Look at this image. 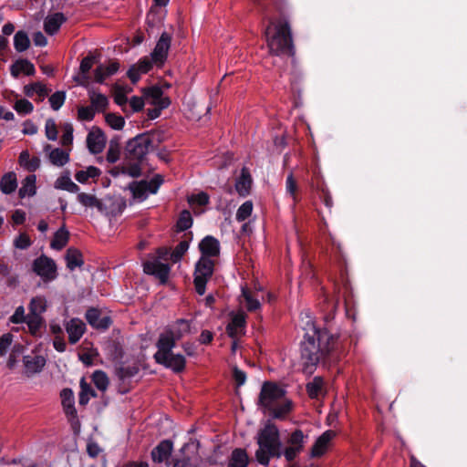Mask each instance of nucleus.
<instances>
[{"instance_id": "nucleus-17", "label": "nucleus", "mask_w": 467, "mask_h": 467, "mask_svg": "<svg viewBox=\"0 0 467 467\" xmlns=\"http://www.w3.org/2000/svg\"><path fill=\"white\" fill-rule=\"evenodd\" d=\"M86 319L88 324L97 329H107L111 324V318L108 316H101L96 308H90L86 313Z\"/></svg>"}, {"instance_id": "nucleus-34", "label": "nucleus", "mask_w": 467, "mask_h": 467, "mask_svg": "<svg viewBox=\"0 0 467 467\" xmlns=\"http://www.w3.org/2000/svg\"><path fill=\"white\" fill-rule=\"evenodd\" d=\"M69 238V233L65 226L59 228L54 234L53 240L51 241L50 246L55 250H61L64 248Z\"/></svg>"}, {"instance_id": "nucleus-54", "label": "nucleus", "mask_w": 467, "mask_h": 467, "mask_svg": "<svg viewBox=\"0 0 467 467\" xmlns=\"http://www.w3.org/2000/svg\"><path fill=\"white\" fill-rule=\"evenodd\" d=\"M66 93L64 91H57L49 97L50 107L54 110H58L64 104Z\"/></svg>"}, {"instance_id": "nucleus-1", "label": "nucleus", "mask_w": 467, "mask_h": 467, "mask_svg": "<svg viewBox=\"0 0 467 467\" xmlns=\"http://www.w3.org/2000/svg\"><path fill=\"white\" fill-rule=\"evenodd\" d=\"M301 344V358L306 368L316 366L333 350L336 339L327 330H319L309 317Z\"/></svg>"}, {"instance_id": "nucleus-52", "label": "nucleus", "mask_w": 467, "mask_h": 467, "mask_svg": "<svg viewBox=\"0 0 467 467\" xmlns=\"http://www.w3.org/2000/svg\"><path fill=\"white\" fill-rule=\"evenodd\" d=\"M253 212V202L251 201L244 202L236 212V220L243 222L246 220Z\"/></svg>"}, {"instance_id": "nucleus-12", "label": "nucleus", "mask_w": 467, "mask_h": 467, "mask_svg": "<svg viewBox=\"0 0 467 467\" xmlns=\"http://www.w3.org/2000/svg\"><path fill=\"white\" fill-rule=\"evenodd\" d=\"M144 272L148 275H155L164 284L170 275L171 267L168 264L161 263L160 260L148 261L144 264Z\"/></svg>"}, {"instance_id": "nucleus-5", "label": "nucleus", "mask_w": 467, "mask_h": 467, "mask_svg": "<svg viewBox=\"0 0 467 467\" xmlns=\"http://www.w3.org/2000/svg\"><path fill=\"white\" fill-rule=\"evenodd\" d=\"M214 270V261L206 256H201L195 265L194 270V286L197 294L204 295L206 284L212 277Z\"/></svg>"}, {"instance_id": "nucleus-53", "label": "nucleus", "mask_w": 467, "mask_h": 467, "mask_svg": "<svg viewBox=\"0 0 467 467\" xmlns=\"http://www.w3.org/2000/svg\"><path fill=\"white\" fill-rule=\"evenodd\" d=\"M192 224V214L189 211H182L177 222V227L180 231H185L189 229Z\"/></svg>"}, {"instance_id": "nucleus-43", "label": "nucleus", "mask_w": 467, "mask_h": 467, "mask_svg": "<svg viewBox=\"0 0 467 467\" xmlns=\"http://www.w3.org/2000/svg\"><path fill=\"white\" fill-rule=\"evenodd\" d=\"M30 46L27 34L24 31H17L14 36V47L17 52L26 51Z\"/></svg>"}, {"instance_id": "nucleus-11", "label": "nucleus", "mask_w": 467, "mask_h": 467, "mask_svg": "<svg viewBox=\"0 0 467 467\" xmlns=\"http://www.w3.org/2000/svg\"><path fill=\"white\" fill-rule=\"evenodd\" d=\"M176 341L178 340L175 339L169 331L160 335L156 344L158 350L154 354L156 362L161 359L163 361L166 360L167 355H170L172 352V348L175 347Z\"/></svg>"}, {"instance_id": "nucleus-8", "label": "nucleus", "mask_w": 467, "mask_h": 467, "mask_svg": "<svg viewBox=\"0 0 467 467\" xmlns=\"http://www.w3.org/2000/svg\"><path fill=\"white\" fill-rule=\"evenodd\" d=\"M308 440V435L297 429L294 431L287 439V446L284 449V457L287 462L294 461L304 449Z\"/></svg>"}, {"instance_id": "nucleus-62", "label": "nucleus", "mask_w": 467, "mask_h": 467, "mask_svg": "<svg viewBox=\"0 0 467 467\" xmlns=\"http://www.w3.org/2000/svg\"><path fill=\"white\" fill-rule=\"evenodd\" d=\"M13 342V335L10 333L4 334L0 337V356L6 354L7 349Z\"/></svg>"}, {"instance_id": "nucleus-60", "label": "nucleus", "mask_w": 467, "mask_h": 467, "mask_svg": "<svg viewBox=\"0 0 467 467\" xmlns=\"http://www.w3.org/2000/svg\"><path fill=\"white\" fill-rule=\"evenodd\" d=\"M73 140V127L69 123H66L63 126V134L61 137V143L64 146L69 145Z\"/></svg>"}, {"instance_id": "nucleus-29", "label": "nucleus", "mask_w": 467, "mask_h": 467, "mask_svg": "<svg viewBox=\"0 0 467 467\" xmlns=\"http://www.w3.org/2000/svg\"><path fill=\"white\" fill-rule=\"evenodd\" d=\"M11 75L14 78H17L21 72L26 76H32L35 74L34 65L26 59L16 60L10 67Z\"/></svg>"}, {"instance_id": "nucleus-21", "label": "nucleus", "mask_w": 467, "mask_h": 467, "mask_svg": "<svg viewBox=\"0 0 467 467\" xmlns=\"http://www.w3.org/2000/svg\"><path fill=\"white\" fill-rule=\"evenodd\" d=\"M77 199L86 208H96L100 213H107L106 205L94 194L80 192L78 194Z\"/></svg>"}, {"instance_id": "nucleus-64", "label": "nucleus", "mask_w": 467, "mask_h": 467, "mask_svg": "<svg viewBox=\"0 0 467 467\" xmlns=\"http://www.w3.org/2000/svg\"><path fill=\"white\" fill-rule=\"evenodd\" d=\"M27 315L25 314L24 306L16 307L15 313L11 316L10 321L14 324H20L26 322Z\"/></svg>"}, {"instance_id": "nucleus-7", "label": "nucleus", "mask_w": 467, "mask_h": 467, "mask_svg": "<svg viewBox=\"0 0 467 467\" xmlns=\"http://www.w3.org/2000/svg\"><path fill=\"white\" fill-rule=\"evenodd\" d=\"M162 182V177L157 174L150 182H132L129 184L128 189L131 192L134 199L143 201L149 193H156Z\"/></svg>"}, {"instance_id": "nucleus-35", "label": "nucleus", "mask_w": 467, "mask_h": 467, "mask_svg": "<svg viewBox=\"0 0 467 467\" xmlns=\"http://www.w3.org/2000/svg\"><path fill=\"white\" fill-rule=\"evenodd\" d=\"M248 464V456L244 449H235L233 451L228 467H246Z\"/></svg>"}, {"instance_id": "nucleus-30", "label": "nucleus", "mask_w": 467, "mask_h": 467, "mask_svg": "<svg viewBox=\"0 0 467 467\" xmlns=\"http://www.w3.org/2000/svg\"><path fill=\"white\" fill-rule=\"evenodd\" d=\"M60 397L62 400V406L67 415L76 418L77 410L75 409V400L73 391L70 389H64Z\"/></svg>"}, {"instance_id": "nucleus-19", "label": "nucleus", "mask_w": 467, "mask_h": 467, "mask_svg": "<svg viewBox=\"0 0 467 467\" xmlns=\"http://www.w3.org/2000/svg\"><path fill=\"white\" fill-rule=\"evenodd\" d=\"M67 21L63 13L57 12L48 15L44 21V30L47 34L52 36L56 34L60 26Z\"/></svg>"}, {"instance_id": "nucleus-44", "label": "nucleus", "mask_w": 467, "mask_h": 467, "mask_svg": "<svg viewBox=\"0 0 467 467\" xmlns=\"http://www.w3.org/2000/svg\"><path fill=\"white\" fill-rule=\"evenodd\" d=\"M323 379L319 377H315L312 381L306 384V391L311 399H317L322 392Z\"/></svg>"}, {"instance_id": "nucleus-58", "label": "nucleus", "mask_w": 467, "mask_h": 467, "mask_svg": "<svg viewBox=\"0 0 467 467\" xmlns=\"http://www.w3.org/2000/svg\"><path fill=\"white\" fill-rule=\"evenodd\" d=\"M114 89V100L119 105L123 106L127 103L126 91L122 89V86L119 84H115L113 87Z\"/></svg>"}, {"instance_id": "nucleus-41", "label": "nucleus", "mask_w": 467, "mask_h": 467, "mask_svg": "<svg viewBox=\"0 0 467 467\" xmlns=\"http://www.w3.org/2000/svg\"><path fill=\"white\" fill-rule=\"evenodd\" d=\"M101 174V171L99 168L95 166H89L87 170L78 171L75 174L76 180L80 183H85L88 181V179H95Z\"/></svg>"}, {"instance_id": "nucleus-63", "label": "nucleus", "mask_w": 467, "mask_h": 467, "mask_svg": "<svg viewBox=\"0 0 467 467\" xmlns=\"http://www.w3.org/2000/svg\"><path fill=\"white\" fill-rule=\"evenodd\" d=\"M14 245L16 248L25 250L31 245V240L26 234H20L14 240Z\"/></svg>"}, {"instance_id": "nucleus-18", "label": "nucleus", "mask_w": 467, "mask_h": 467, "mask_svg": "<svg viewBox=\"0 0 467 467\" xmlns=\"http://www.w3.org/2000/svg\"><path fill=\"white\" fill-rule=\"evenodd\" d=\"M202 256L208 258L218 256L220 254V243L212 235L205 236L199 244Z\"/></svg>"}, {"instance_id": "nucleus-20", "label": "nucleus", "mask_w": 467, "mask_h": 467, "mask_svg": "<svg viewBox=\"0 0 467 467\" xmlns=\"http://www.w3.org/2000/svg\"><path fill=\"white\" fill-rule=\"evenodd\" d=\"M44 150L48 152V159L50 162L55 166L62 167L69 161L68 152L62 149H52L51 145L47 144L44 148Z\"/></svg>"}, {"instance_id": "nucleus-56", "label": "nucleus", "mask_w": 467, "mask_h": 467, "mask_svg": "<svg viewBox=\"0 0 467 467\" xmlns=\"http://www.w3.org/2000/svg\"><path fill=\"white\" fill-rule=\"evenodd\" d=\"M285 190L286 192L293 198L294 202H296L297 183L292 172H290L286 177Z\"/></svg>"}, {"instance_id": "nucleus-46", "label": "nucleus", "mask_w": 467, "mask_h": 467, "mask_svg": "<svg viewBox=\"0 0 467 467\" xmlns=\"http://www.w3.org/2000/svg\"><path fill=\"white\" fill-rule=\"evenodd\" d=\"M138 372L139 368L136 366H121L116 368L118 378L123 382L133 378Z\"/></svg>"}, {"instance_id": "nucleus-51", "label": "nucleus", "mask_w": 467, "mask_h": 467, "mask_svg": "<svg viewBox=\"0 0 467 467\" xmlns=\"http://www.w3.org/2000/svg\"><path fill=\"white\" fill-rule=\"evenodd\" d=\"M14 109L20 115H27L34 110V106L29 100L21 99L16 101Z\"/></svg>"}, {"instance_id": "nucleus-22", "label": "nucleus", "mask_w": 467, "mask_h": 467, "mask_svg": "<svg viewBox=\"0 0 467 467\" xmlns=\"http://www.w3.org/2000/svg\"><path fill=\"white\" fill-rule=\"evenodd\" d=\"M334 437L335 432L333 431H327L321 436H319L311 449V456L320 457L323 455L326 452L330 441Z\"/></svg>"}, {"instance_id": "nucleus-39", "label": "nucleus", "mask_w": 467, "mask_h": 467, "mask_svg": "<svg viewBox=\"0 0 467 467\" xmlns=\"http://www.w3.org/2000/svg\"><path fill=\"white\" fill-rule=\"evenodd\" d=\"M55 188L65 190L72 193H76L79 191V187L72 182L68 175L58 177L55 182Z\"/></svg>"}, {"instance_id": "nucleus-26", "label": "nucleus", "mask_w": 467, "mask_h": 467, "mask_svg": "<svg viewBox=\"0 0 467 467\" xmlns=\"http://www.w3.org/2000/svg\"><path fill=\"white\" fill-rule=\"evenodd\" d=\"M157 363L165 366L168 368H171L172 371L179 373L182 372L185 368V358L181 354H173L172 352L170 355H167L166 360H159Z\"/></svg>"}, {"instance_id": "nucleus-10", "label": "nucleus", "mask_w": 467, "mask_h": 467, "mask_svg": "<svg viewBox=\"0 0 467 467\" xmlns=\"http://www.w3.org/2000/svg\"><path fill=\"white\" fill-rule=\"evenodd\" d=\"M171 43V35L167 32H163L157 41L154 49L150 53L151 59L156 66L161 67L166 61Z\"/></svg>"}, {"instance_id": "nucleus-37", "label": "nucleus", "mask_w": 467, "mask_h": 467, "mask_svg": "<svg viewBox=\"0 0 467 467\" xmlns=\"http://www.w3.org/2000/svg\"><path fill=\"white\" fill-rule=\"evenodd\" d=\"M88 95L91 103L90 106L95 109V111L100 112L107 109L109 105V99L105 95L97 93L95 91H89Z\"/></svg>"}, {"instance_id": "nucleus-40", "label": "nucleus", "mask_w": 467, "mask_h": 467, "mask_svg": "<svg viewBox=\"0 0 467 467\" xmlns=\"http://www.w3.org/2000/svg\"><path fill=\"white\" fill-rule=\"evenodd\" d=\"M28 315L42 316L47 310V300L43 296H36L30 300Z\"/></svg>"}, {"instance_id": "nucleus-13", "label": "nucleus", "mask_w": 467, "mask_h": 467, "mask_svg": "<svg viewBox=\"0 0 467 467\" xmlns=\"http://www.w3.org/2000/svg\"><path fill=\"white\" fill-rule=\"evenodd\" d=\"M25 374L27 377H32L40 373L46 366L47 359L41 355H26L23 358Z\"/></svg>"}, {"instance_id": "nucleus-61", "label": "nucleus", "mask_w": 467, "mask_h": 467, "mask_svg": "<svg viewBox=\"0 0 467 467\" xmlns=\"http://www.w3.org/2000/svg\"><path fill=\"white\" fill-rule=\"evenodd\" d=\"M153 64L155 63L152 61L151 57L150 56L140 58L135 65L140 69V73L145 74L152 68Z\"/></svg>"}, {"instance_id": "nucleus-14", "label": "nucleus", "mask_w": 467, "mask_h": 467, "mask_svg": "<svg viewBox=\"0 0 467 467\" xmlns=\"http://www.w3.org/2000/svg\"><path fill=\"white\" fill-rule=\"evenodd\" d=\"M246 324V315L243 311L233 313L231 315V321L226 327V331L229 337H237L244 334V329Z\"/></svg>"}, {"instance_id": "nucleus-47", "label": "nucleus", "mask_w": 467, "mask_h": 467, "mask_svg": "<svg viewBox=\"0 0 467 467\" xmlns=\"http://www.w3.org/2000/svg\"><path fill=\"white\" fill-rule=\"evenodd\" d=\"M188 248H189L188 241H186V240L181 241L176 245V247L171 252V254H170V260L172 263H178L179 261H181V259L182 258L184 254L187 252Z\"/></svg>"}, {"instance_id": "nucleus-25", "label": "nucleus", "mask_w": 467, "mask_h": 467, "mask_svg": "<svg viewBox=\"0 0 467 467\" xmlns=\"http://www.w3.org/2000/svg\"><path fill=\"white\" fill-rule=\"evenodd\" d=\"M119 68V64L116 60L109 61V65H99L95 70V80L102 84L104 80L114 75Z\"/></svg>"}, {"instance_id": "nucleus-2", "label": "nucleus", "mask_w": 467, "mask_h": 467, "mask_svg": "<svg viewBox=\"0 0 467 467\" xmlns=\"http://www.w3.org/2000/svg\"><path fill=\"white\" fill-rule=\"evenodd\" d=\"M258 449L255 451L256 461L267 467L272 458L279 459L284 455L283 444L278 428L268 421L256 435Z\"/></svg>"}, {"instance_id": "nucleus-16", "label": "nucleus", "mask_w": 467, "mask_h": 467, "mask_svg": "<svg viewBox=\"0 0 467 467\" xmlns=\"http://www.w3.org/2000/svg\"><path fill=\"white\" fill-rule=\"evenodd\" d=\"M86 330L85 323L78 318H72L66 324V331L68 334L70 344H76Z\"/></svg>"}, {"instance_id": "nucleus-28", "label": "nucleus", "mask_w": 467, "mask_h": 467, "mask_svg": "<svg viewBox=\"0 0 467 467\" xmlns=\"http://www.w3.org/2000/svg\"><path fill=\"white\" fill-rule=\"evenodd\" d=\"M172 451V442L165 440L154 448L151 451L152 460L156 462H162L167 460Z\"/></svg>"}, {"instance_id": "nucleus-24", "label": "nucleus", "mask_w": 467, "mask_h": 467, "mask_svg": "<svg viewBox=\"0 0 467 467\" xmlns=\"http://www.w3.org/2000/svg\"><path fill=\"white\" fill-rule=\"evenodd\" d=\"M50 91V88H48L45 84L39 81L30 83L24 87V94L29 98H33L34 95H36L38 101H43L46 99V97L48 96Z\"/></svg>"}, {"instance_id": "nucleus-33", "label": "nucleus", "mask_w": 467, "mask_h": 467, "mask_svg": "<svg viewBox=\"0 0 467 467\" xmlns=\"http://www.w3.org/2000/svg\"><path fill=\"white\" fill-rule=\"evenodd\" d=\"M17 187V180L15 172L5 173L0 181V190L5 194H11Z\"/></svg>"}, {"instance_id": "nucleus-36", "label": "nucleus", "mask_w": 467, "mask_h": 467, "mask_svg": "<svg viewBox=\"0 0 467 467\" xmlns=\"http://www.w3.org/2000/svg\"><path fill=\"white\" fill-rule=\"evenodd\" d=\"M28 329L33 336H39L41 329L45 326V320L42 316L28 315L26 320Z\"/></svg>"}, {"instance_id": "nucleus-4", "label": "nucleus", "mask_w": 467, "mask_h": 467, "mask_svg": "<svg viewBox=\"0 0 467 467\" xmlns=\"http://www.w3.org/2000/svg\"><path fill=\"white\" fill-rule=\"evenodd\" d=\"M161 132L143 133L130 140L125 149V161H142L150 148L162 141Z\"/></svg>"}, {"instance_id": "nucleus-27", "label": "nucleus", "mask_w": 467, "mask_h": 467, "mask_svg": "<svg viewBox=\"0 0 467 467\" xmlns=\"http://www.w3.org/2000/svg\"><path fill=\"white\" fill-rule=\"evenodd\" d=\"M240 304L244 306L245 308L250 311H256L261 307L259 299L254 294L246 287H242V293L239 296Z\"/></svg>"}, {"instance_id": "nucleus-38", "label": "nucleus", "mask_w": 467, "mask_h": 467, "mask_svg": "<svg viewBox=\"0 0 467 467\" xmlns=\"http://www.w3.org/2000/svg\"><path fill=\"white\" fill-rule=\"evenodd\" d=\"M36 175H28L22 182V186L19 189V197L25 198L26 196H33L36 193Z\"/></svg>"}, {"instance_id": "nucleus-3", "label": "nucleus", "mask_w": 467, "mask_h": 467, "mask_svg": "<svg viewBox=\"0 0 467 467\" xmlns=\"http://www.w3.org/2000/svg\"><path fill=\"white\" fill-rule=\"evenodd\" d=\"M259 406L275 419H284L292 410V401L285 398V390L274 382H265L259 395Z\"/></svg>"}, {"instance_id": "nucleus-9", "label": "nucleus", "mask_w": 467, "mask_h": 467, "mask_svg": "<svg viewBox=\"0 0 467 467\" xmlns=\"http://www.w3.org/2000/svg\"><path fill=\"white\" fill-rule=\"evenodd\" d=\"M33 270L44 281L54 280L57 277L56 263L46 255H41L34 261Z\"/></svg>"}, {"instance_id": "nucleus-6", "label": "nucleus", "mask_w": 467, "mask_h": 467, "mask_svg": "<svg viewBox=\"0 0 467 467\" xmlns=\"http://www.w3.org/2000/svg\"><path fill=\"white\" fill-rule=\"evenodd\" d=\"M200 443L196 440H191L180 450V455L173 459V467H196L199 460Z\"/></svg>"}, {"instance_id": "nucleus-42", "label": "nucleus", "mask_w": 467, "mask_h": 467, "mask_svg": "<svg viewBox=\"0 0 467 467\" xmlns=\"http://www.w3.org/2000/svg\"><path fill=\"white\" fill-rule=\"evenodd\" d=\"M251 182L250 175L243 170L240 178L235 183V189L241 196H245L249 193Z\"/></svg>"}, {"instance_id": "nucleus-49", "label": "nucleus", "mask_w": 467, "mask_h": 467, "mask_svg": "<svg viewBox=\"0 0 467 467\" xmlns=\"http://www.w3.org/2000/svg\"><path fill=\"white\" fill-rule=\"evenodd\" d=\"M119 159V144L117 138L109 141V150L107 151V161L115 163Z\"/></svg>"}, {"instance_id": "nucleus-50", "label": "nucleus", "mask_w": 467, "mask_h": 467, "mask_svg": "<svg viewBox=\"0 0 467 467\" xmlns=\"http://www.w3.org/2000/svg\"><path fill=\"white\" fill-rule=\"evenodd\" d=\"M80 393L78 398V402L80 405H86L89 401L90 396L95 397V391L84 381V379L80 382Z\"/></svg>"}, {"instance_id": "nucleus-15", "label": "nucleus", "mask_w": 467, "mask_h": 467, "mask_svg": "<svg viewBox=\"0 0 467 467\" xmlns=\"http://www.w3.org/2000/svg\"><path fill=\"white\" fill-rule=\"evenodd\" d=\"M87 145L93 154L102 152L106 145V136L103 131L100 129L89 131L87 137Z\"/></svg>"}, {"instance_id": "nucleus-31", "label": "nucleus", "mask_w": 467, "mask_h": 467, "mask_svg": "<svg viewBox=\"0 0 467 467\" xmlns=\"http://www.w3.org/2000/svg\"><path fill=\"white\" fill-rule=\"evenodd\" d=\"M168 331L175 339L180 340L191 332V322L183 318L178 319Z\"/></svg>"}, {"instance_id": "nucleus-55", "label": "nucleus", "mask_w": 467, "mask_h": 467, "mask_svg": "<svg viewBox=\"0 0 467 467\" xmlns=\"http://www.w3.org/2000/svg\"><path fill=\"white\" fill-rule=\"evenodd\" d=\"M107 123L114 130H121L124 127L125 120L124 119L114 113H109L106 115Z\"/></svg>"}, {"instance_id": "nucleus-48", "label": "nucleus", "mask_w": 467, "mask_h": 467, "mask_svg": "<svg viewBox=\"0 0 467 467\" xmlns=\"http://www.w3.org/2000/svg\"><path fill=\"white\" fill-rule=\"evenodd\" d=\"M92 380L99 390L105 391L109 386V378L104 371H95L92 375Z\"/></svg>"}, {"instance_id": "nucleus-57", "label": "nucleus", "mask_w": 467, "mask_h": 467, "mask_svg": "<svg viewBox=\"0 0 467 467\" xmlns=\"http://www.w3.org/2000/svg\"><path fill=\"white\" fill-rule=\"evenodd\" d=\"M46 136L49 140H56L57 139V129L54 119H48L45 124Z\"/></svg>"}, {"instance_id": "nucleus-32", "label": "nucleus", "mask_w": 467, "mask_h": 467, "mask_svg": "<svg viewBox=\"0 0 467 467\" xmlns=\"http://www.w3.org/2000/svg\"><path fill=\"white\" fill-rule=\"evenodd\" d=\"M65 259L67 267L71 271L75 270L77 267L82 266L84 264L82 254L78 249L72 247L67 249Z\"/></svg>"}, {"instance_id": "nucleus-59", "label": "nucleus", "mask_w": 467, "mask_h": 467, "mask_svg": "<svg viewBox=\"0 0 467 467\" xmlns=\"http://www.w3.org/2000/svg\"><path fill=\"white\" fill-rule=\"evenodd\" d=\"M78 119L85 121H91L95 117V109L91 107H80L78 109Z\"/></svg>"}, {"instance_id": "nucleus-45", "label": "nucleus", "mask_w": 467, "mask_h": 467, "mask_svg": "<svg viewBox=\"0 0 467 467\" xmlns=\"http://www.w3.org/2000/svg\"><path fill=\"white\" fill-rule=\"evenodd\" d=\"M141 161H125V165L121 167V173L128 174L130 177L137 178L141 174L140 169Z\"/></svg>"}, {"instance_id": "nucleus-23", "label": "nucleus", "mask_w": 467, "mask_h": 467, "mask_svg": "<svg viewBox=\"0 0 467 467\" xmlns=\"http://www.w3.org/2000/svg\"><path fill=\"white\" fill-rule=\"evenodd\" d=\"M147 97L150 99V103L161 110L168 108L171 100L168 97L163 96L162 89L160 87H151L147 92Z\"/></svg>"}]
</instances>
